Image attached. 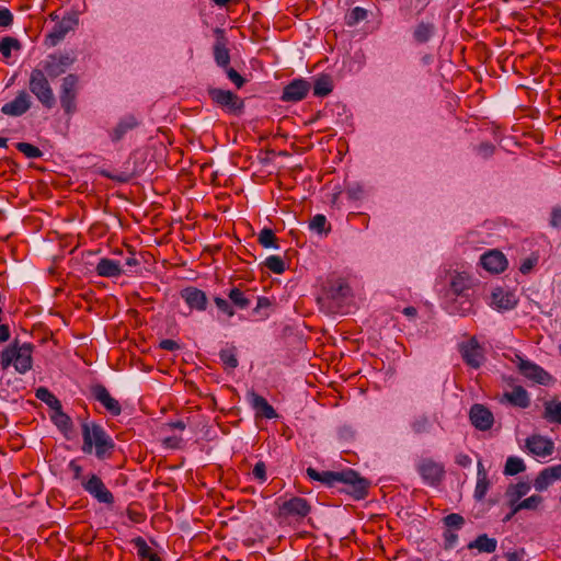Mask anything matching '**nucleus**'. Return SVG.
<instances>
[{"label":"nucleus","instance_id":"obj_44","mask_svg":"<svg viewBox=\"0 0 561 561\" xmlns=\"http://www.w3.org/2000/svg\"><path fill=\"white\" fill-rule=\"evenodd\" d=\"M465 523L463 516L457 513L448 514L443 518L445 529L460 530Z\"/></svg>","mask_w":561,"mask_h":561},{"label":"nucleus","instance_id":"obj_12","mask_svg":"<svg viewBox=\"0 0 561 561\" xmlns=\"http://www.w3.org/2000/svg\"><path fill=\"white\" fill-rule=\"evenodd\" d=\"M79 24V16L76 12L67 13L65 16L57 21L53 30L47 35L49 45L56 46L60 43L69 32L76 30Z\"/></svg>","mask_w":561,"mask_h":561},{"label":"nucleus","instance_id":"obj_16","mask_svg":"<svg viewBox=\"0 0 561 561\" xmlns=\"http://www.w3.org/2000/svg\"><path fill=\"white\" fill-rule=\"evenodd\" d=\"M31 106V95L26 91L22 90L18 92L12 101L2 105L1 113L7 116L19 117L24 115Z\"/></svg>","mask_w":561,"mask_h":561},{"label":"nucleus","instance_id":"obj_61","mask_svg":"<svg viewBox=\"0 0 561 561\" xmlns=\"http://www.w3.org/2000/svg\"><path fill=\"white\" fill-rule=\"evenodd\" d=\"M159 347L164 350V351L174 352V351L180 350L181 345L176 341H174V340L165 339V340H162L159 343Z\"/></svg>","mask_w":561,"mask_h":561},{"label":"nucleus","instance_id":"obj_59","mask_svg":"<svg viewBox=\"0 0 561 561\" xmlns=\"http://www.w3.org/2000/svg\"><path fill=\"white\" fill-rule=\"evenodd\" d=\"M550 226L553 228H561V207L556 206L551 210Z\"/></svg>","mask_w":561,"mask_h":561},{"label":"nucleus","instance_id":"obj_57","mask_svg":"<svg viewBox=\"0 0 561 561\" xmlns=\"http://www.w3.org/2000/svg\"><path fill=\"white\" fill-rule=\"evenodd\" d=\"M13 23V14L7 8H0V26L9 27Z\"/></svg>","mask_w":561,"mask_h":561},{"label":"nucleus","instance_id":"obj_51","mask_svg":"<svg viewBox=\"0 0 561 561\" xmlns=\"http://www.w3.org/2000/svg\"><path fill=\"white\" fill-rule=\"evenodd\" d=\"M100 175L103 178L113 180L118 183H127L130 180V175L126 172H111L108 170H100Z\"/></svg>","mask_w":561,"mask_h":561},{"label":"nucleus","instance_id":"obj_55","mask_svg":"<svg viewBox=\"0 0 561 561\" xmlns=\"http://www.w3.org/2000/svg\"><path fill=\"white\" fill-rule=\"evenodd\" d=\"M252 474L259 482H265L267 480L265 463L263 461H257L253 468Z\"/></svg>","mask_w":561,"mask_h":561},{"label":"nucleus","instance_id":"obj_25","mask_svg":"<svg viewBox=\"0 0 561 561\" xmlns=\"http://www.w3.org/2000/svg\"><path fill=\"white\" fill-rule=\"evenodd\" d=\"M139 126V121L136 116L129 114L122 117L118 123L108 130L110 139L113 142L121 141L127 133Z\"/></svg>","mask_w":561,"mask_h":561},{"label":"nucleus","instance_id":"obj_19","mask_svg":"<svg viewBox=\"0 0 561 561\" xmlns=\"http://www.w3.org/2000/svg\"><path fill=\"white\" fill-rule=\"evenodd\" d=\"M180 296L191 310L205 311L207 309L206 293L197 287L187 286L180 291Z\"/></svg>","mask_w":561,"mask_h":561},{"label":"nucleus","instance_id":"obj_8","mask_svg":"<svg viewBox=\"0 0 561 561\" xmlns=\"http://www.w3.org/2000/svg\"><path fill=\"white\" fill-rule=\"evenodd\" d=\"M78 76L70 73L62 79L60 87V105L67 115L77 111Z\"/></svg>","mask_w":561,"mask_h":561},{"label":"nucleus","instance_id":"obj_37","mask_svg":"<svg viewBox=\"0 0 561 561\" xmlns=\"http://www.w3.org/2000/svg\"><path fill=\"white\" fill-rule=\"evenodd\" d=\"M35 397L47 404L53 411L60 409V400L45 387L37 388L35 391Z\"/></svg>","mask_w":561,"mask_h":561},{"label":"nucleus","instance_id":"obj_14","mask_svg":"<svg viewBox=\"0 0 561 561\" xmlns=\"http://www.w3.org/2000/svg\"><path fill=\"white\" fill-rule=\"evenodd\" d=\"M91 397L100 402L102 407L113 416H118L122 413V407L118 400L113 398L106 387L102 383H94L90 386Z\"/></svg>","mask_w":561,"mask_h":561},{"label":"nucleus","instance_id":"obj_10","mask_svg":"<svg viewBox=\"0 0 561 561\" xmlns=\"http://www.w3.org/2000/svg\"><path fill=\"white\" fill-rule=\"evenodd\" d=\"M76 58L71 53H60L49 55L42 62V70L49 78L55 79L64 75L67 69L75 62Z\"/></svg>","mask_w":561,"mask_h":561},{"label":"nucleus","instance_id":"obj_7","mask_svg":"<svg viewBox=\"0 0 561 561\" xmlns=\"http://www.w3.org/2000/svg\"><path fill=\"white\" fill-rule=\"evenodd\" d=\"M416 471L423 482L430 486H437L445 477V466L430 457L421 458L416 463Z\"/></svg>","mask_w":561,"mask_h":561},{"label":"nucleus","instance_id":"obj_23","mask_svg":"<svg viewBox=\"0 0 561 561\" xmlns=\"http://www.w3.org/2000/svg\"><path fill=\"white\" fill-rule=\"evenodd\" d=\"M216 42L213 47L214 59L218 67L226 69L230 64V53L227 47L228 41L222 30H216Z\"/></svg>","mask_w":561,"mask_h":561},{"label":"nucleus","instance_id":"obj_34","mask_svg":"<svg viewBox=\"0 0 561 561\" xmlns=\"http://www.w3.org/2000/svg\"><path fill=\"white\" fill-rule=\"evenodd\" d=\"M543 419L550 423L561 424V401L551 400L545 402Z\"/></svg>","mask_w":561,"mask_h":561},{"label":"nucleus","instance_id":"obj_54","mask_svg":"<svg viewBox=\"0 0 561 561\" xmlns=\"http://www.w3.org/2000/svg\"><path fill=\"white\" fill-rule=\"evenodd\" d=\"M458 530L453 529H445L443 537H444V547L445 549H453L458 542Z\"/></svg>","mask_w":561,"mask_h":561},{"label":"nucleus","instance_id":"obj_49","mask_svg":"<svg viewBox=\"0 0 561 561\" xmlns=\"http://www.w3.org/2000/svg\"><path fill=\"white\" fill-rule=\"evenodd\" d=\"M311 230L317 231L319 233L328 232L330 227H328L327 217L322 214L316 215L309 224Z\"/></svg>","mask_w":561,"mask_h":561},{"label":"nucleus","instance_id":"obj_53","mask_svg":"<svg viewBox=\"0 0 561 561\" xmlns=\"http://www.w3.org/2000/svg\"><path fill=\"white\" fill-rule=\"evenodd\" d=\"M214 302L216 307L225 314H227L229 318L234 316V309L233 307L226 300L225 298H221L219 296L214 297Z\"/></svg>","mask_w":561,"mask_h":561},{"label":"nucleus","instance_id":"obj_48","mask_svg":"<svg viewBox=\"0 0 561 561\" xmlns=\"http://www.w3.org/2000/svg\"><path fill=\"white\" fill-rule=\"evenodd\" d=\"M411 427L415 434H424L431 431L432 423L427 416L422 415L412 422Z\"/></svg>","mask_w":561,"mask_h":561},{"label":"nucleus","instance_id":"obj_31","mask_svg":"<svg viewBox=\"0 0 561 561\" xmlns=\"http://www.w3.org/2000/svg\"><path fill=\"white\" fill-rule=\"evenodd\" d=\"M490 486V481L488 479V473L481 462L478 463V472H477V484L474 488L473 496L476 500L481 501L488 493Z\"/></svg>","mask_w":561,"mask_h":561},{"label":"nucleus","instance_id":"obj_17","mask_svg":"<svg viewBox=\"0 0 561 561\" xmlns=\"http://www.w3.org/2000/svg\"><path fill=\"white\" fill-rule=\"evenodd\" d=\"M460 353L465 363L474 369H478L483 363V351L476 337H471L468 342L462 343L460 345Z\"/></svg>","mask_w":561,"mask_h":561},{"label":"nucleus","instance_id":"obj_9","mask_svg":"<svg viewBox=\"0 0 561 561\" xmlns=\"http://www.w3.org/2000/svg\"><path fill=\"white\" fill-rule=\"evenodd\" d=\"M81 486L99 503L112 505L115 502L113 493L106 488L102 479L95 473L88 474L87 479L82 480Z\"/></svg>","mask_w":561,"mask_h":561},{"label":"nucleus","instance_id":"obj_26","mask_svg":"<svg viewBox=\"0 0 561 561\" xmlns=\"http://www.w3.org/2000/svg\"><path fill=\"white\" fill-rule=\"evenodd\" d=\"M248 400L252 409L255 411L256 416L265 417L268 420L277 417L275 409L264 397L255 393L254 391H251L248 393Z\"/></svg>","mask_w":561,"mask_h":561},{"label":"nucleus","instance_id":"obj_36","mask_svg":"<svg viewBox=\"0 0 561 561\" xmlns=\"http://www.w3.org/2000/svg\"><path fill=\"white\" fill-rule=\"evenodd\" d=\"M134 545L137 548L138 556L142 559V561H161L159 556L152 551V549L147 545L142 537H137L134 539Z\"/></svg>","mask_w":561,"mask_h":561},{"label":"nucleus","instance_id":"obj_64","mask_svg":"<svg viewBox=\"0 0 561 561\" xmlns=\"http://www.w3.org/2000/svg\"><path fill=\"white\" fill-rule=\"evenodd\" d=\"M127 514L129 519L134 523H141L145 519L144 514L133 510H128Z\"/></svg>","mask_w":561,"mask_h":561},{"label":"nucleus","instance_id":"obj_5","mask_svg":"<svg viewBox=\"0 0 561 561\" xmlns=\"http://www.w3.org/2000/svg\"><path fill=\"white\" fill-rule=\"evenodd\" d=\"M474 286V278L468 272H455L450 279V290L458 297L466 298L458 311L466 316L472 311L473 304L469 291Z\"/></svg>","mask_w":561,"mask_h":561},{"label":"nucleus","instance_id":"obj_21","mask_svg":"<svg viewBox=\"0 0 561 561\" xmlns=\"http://www.w3.org/2000/svg\"><path fill=\"white\" fill-rule=\"evenodd\" d=\"M480 263L488 272L500 274L507 267L506 256L499 250H490L482 254Z\"/></svg>","mask_w":561,"mask_h":561},{"label":"nucleus","instance_id":"obj_45","mask_svg":"<svg viewBox=\"0 0 561 561\" xmlns=\"http://www.w3.org/2000/svg\"><path fill=\"white\" fill-rule=\"evenodd\" d=\"M264 265L275 274H282L286 270L284 260L278 255H270L265 259Z\"/></svg>","mask_w":561,"mask_h":561},{"label":"nucleus","instance_id":"obj_30","mask_svg":"<svg viewBox=\"0 0 561 561\" xmlns=\"http://www.w3.org/2000/svg\"><path fill=\"white\" fill-rule=\"evenodd\" d=\"M497 541L490 538L486 534L479 535L473 541L469 542V550L477 549L479 552L492 553L496 550Z\"/></svg>","mask_w":561,"mask_h":561},{"label":"nucleus","instance_id":"obj_11","mask_svg":"<svg viewBox=\"0 0 561 561\" xmlns=\"http://www.w3.org/2000/svg\"><path fill=\"white\" fill-rule=\"evenodd\" d=\"M310 504L306 499L300 496H294L289 500L284 501L278 506V513L276 516L279 519H287L289 517L302 519L310 513Z\"/></svg>","mask_w":561,"mask_h":561},{"label":"nucleus","instance_id":"obj_40","mask_svg":"<svg viewBox=\"0 0 561 561\" xmlns=\"http://www.w3.org/2000/svg\"><path fill=\"white\" fill-rule=\"evenodd\" d=\"M21 48L22 45L15 37L5 36L0 41V53L5 59L11 57L12 50H20Z\"/></svg>","mask_w":561,"mask_h":561},{"label":"nucleus","instance_id":"obj_42","mask_svg":"<svg viewBox=\"0 0 561 561\" xmlns=\"http://www.w3.org/2000/svg\"><path fill=\"white\" fill-rule=\"evenodd\" d=\"M526 469L524 461L518 457H508L504 467V473L515 476Z\"/></svg>","mask_w":561,"mask_h":561},{"label":"nucleus","instance_id":"obj_20","mask_svg":"<svg viewBox=\"0 0 561 561\" xmlns=\"http://www.w3.org/2000/svg\"><path fill=\"white\" fill-rule=\"evenodd\" d=\"M311 84L305 79H295L289 82L283 90L282 100L284 102H299L304 100Z\"/></svg>","mask_w":561,"mask_h":561},{"label":"nucleus","instance_id":"obj_50","mask_svg":"<svg viewBox=\"0 0 561 561\" xmlns=\"http://www.w3.org/2000/svg\"><path fill=\"white\" fill-rule=\"evenodd\" d=\"M367 18V10L360 7H355L351 10L350 14L346 18V24L353 26L358 22L365 20Z\"/></svg>","mask_w":561,"mask_h":561},{"label":"nucleus","instance_id":"obj_35","mask_svg":"<svg viewBox=\"0 0 561 561\" xmlns=\"http://www.w3.org/2000/svg\"><path fill=\"white\" fill-rule=\"evenodd\" d=\"M542 496L535 494L517 503L511 501L512 514H516L522 510H536L542 503Z\"/></svg>","mask_w":561,"mask_h":561},{"label":"nucleus","instance_id":"obj_38","mask_svg":"<svg viewBox=\"0 0 561 561\" xmlns=\"http://www.w3.org/2000/svg\"><path fill=\"white\" fill-rule=\"evenodd\" d=\"M257 242L265 249H278V239L275 236V232L271 228H263L259 236H257Z\"/></svg>","mask_w":561,"mask_h":561},{"label":"nucleus","instance_id":"obj_32","mask_svg":"<svg viewBox=\"0 0 561 561\" xmlns=\"http://www.w3.org/2000/svg\"><path fill=\"white\" fill-rule=\"evenodd\" d=\"M435 30L434 23L421 21L414 27L413 38L419 44L427 43L433 37Z\"/></svg>","mask_w":561,"mask_h":561},{"label":"nucleus","instance_id":"obj_33","mask_svg":"<svg viewBox=\"0 0 561 561\" xmlns=\"http://www.w3.org/2000/svg\"><path fill=\"white\" fill-rule=\"evenodd\" d=\"M333 91V80L329 75H321L314 79L313 95L324 98Z\"/></svg>","mask_w":561,"mask_h":561},{"label":"nucleus","instance_id":"obj_58","mask_svg":"<svg viewBox=\"0 0 561 561\" xmlns=\"http://www.w3.org/2000/svg\"><path fill=\"white\" fill-rule=\"evenodd\" d=\"M69 469L73 473V479L80 481V484L82 485V480L87 479V476L82 474V467L76 460H71L69 462Z\"/></svg>","mask_w":561,"mask_h":561},{"label":"nucleus","instance_id":"obj_46","mask_svg":"<svg viewBox=\"0 0 561 561\" xmlns=\"http://www.w3.org/2000/svg\"><path fill=\"white\" fill-rule=\"evenodd\" d=\"M15 148L22 152L26 158L38 159L43 156L41 149L28 142H18Z\"/></svg>","mask_w":561,"mask_h":561},{"label":"nucleus","instance_id":"obj_1","mask_svg":"<svg viewBox=\"0 0 561 561\" xmlns=\"http://www.w3.org/2000/svg\"><path fill=\"white\" fill-rule=\"evenodd\" d=\"M306 473L311 480L319 481L330 488H337L339 491L351 495L355 500L365 499L370 486V482L353 469L320 472L309 467Z\"/></svg>","mask_w":561,"mask_h":561},{"label":"nucleus","instance_id":"obj_28","mask_svg":"<svg viewBox=\"0 0 561 561\" xmlns=\"http://www.w3.org/2000/svg\"><path fill=\"white\" fill-rule=\"evenodd\" d=\"M504 401L522 409L528 408L530 404L529 394L522 386H516L511 392H505L501 399V402Z\"/></svg>","mask_w":561,"mask_h":561},{"label":"nucleus","instance_id":"obj_62","mask_svg":"<svg viewBox=\"0 0 561 561\" xmlns=\"http://www.w3.org/2000/svg\"><path fill=\"white\" fill-rule=\"evenodd\" d=\"M455 462L461 467H468L471 465V458L467 454H458L455 458Z\"/></svg>","mask_w":561,"mask_h":561},{"label":"nucleus","instance_id":"obj_18","mask_svg":"<svg viewBox=\"0 0 561 561\" xmlns=\"http://www.w3.org/2000/svg\"><path fill=\"white\" fill-rule=\"evenodd\" d=\"M471 424L479 431H488L493 426V413L482 404H473L469 411Z\"/></svg>","mask_w":561,"mask_h":561},{"label":"nucleus","instance_id":"obj_63","mask_svg":"<svg viewBox=\"0 0 561 561\" xmlns=\"http://www.w3.org/2000/svg\"><path fill=\"white\" fill-rule=\"evenodd\" d=\"M525 551L522 549L520 551H514L506 553L507 561H523Z\"/></svg>","mask_w":561,"mask_h":561},{"label":"nucleus","instance_id":"obj_2","mask_svg":"<svg viewBox=\"0 0 561 561\" xmlns=\"http://www.w3.org/2000/svg\"><path fill=\"white\" fill-rule=\"evenodd\" d=\"M81 434L83 440L81 450L84 454L94 453L100 460L108 459L112 456L115 444L102 425L95 422H83Z\"/></svg>","mask_w":561,"mask_h":561},{"label":"nucleus","instance_id":"obj_4","mask_svg":"<svg viewBox=\"0 0 561 561\" xmlns=\"http://www.w3.org/2000/svg\"><path fill=\"white\" fill-rule=\"evenodd\" d=\"M28 89L45 108L50 110L55 106L56 99L53 88L48 81V76L42 69L34 68L31 71Z\"/></svg>","mask_w":561,"mask_h":561},{"label":"nucleus","instance_id":"obj_24","mask_svg":"<svg viewBox=\"0 0 561 561\" xmlns=\"http://www.w3.org/2000/svg\"><path fill=\"white\" fill-rule=\"evenodd\" d=\"M526 447L535 456L545 458V457L552 455L553 449H554V444L549 438H546L540 435H533L527 438Z\"/></svg>","mask_w":561,"mask_h":561},{"label":"nucleus","instance_id":"obj_27","mask_svg":"<svg viewBox=\"0 0 561 561\" xmlns=\"http://www.w3.org/2000/svg\"><path fill=\"white\" fill-rule=\"evenodd\" d=\"M559 479H561V465L545 468L535 479L534 488L537 491H543Z\"/></svg>","mask_w":561,"mask_h":561},{"label":"nucleus","instance_id":"obj_15","mask_svg":"<svg viewBox=\"0 0 561 561\" xmlns=\"http://www.w3.org/2000/svg\"><path fill=\"white\" fill-rule=\"evenodd\" d=\"M517 368L525 378L539 385H548L552 379L542 367L520 356H517Z\"/></svg>","mask_w":561,"mask_h":561},{"label":"nucleus","instance_id":"obj_13","mask_svg":"<svg viewBox=\"0 0 561 561\" xmlns=\"http://www.w3.org/2000/svg\"><path fill=\"white\" fill-rule=\"evenodd\" d=\"M352 297V289L344 280H336L332 283L325 290V299L331 302V308L334 311H341L342 307L346 305Z\"/></svg>","mask_w":561,"mask_h":561},{"label":"nucleus","instance_id":"obj_56","mask_svg":"<svg viewBox=\"0 0 561 561\" xmlns=\"http://www.w3.org/2000/svg\"><path fill=\"white\" fill-rule=\"evenodd\" d=\"M495 151L494 145L491 142H482L477 147V152L484 159L490 158Z\"/></svg>","mask_w":561,"mask_h":561},{"label":"nucleus","instance_id":"obj_47","mask_svg":"<svg viewBox=\"0 0 561 561\" xmlns=\"http://www.w3.org/2000/svg\"><path fill=\"white\" fill-rule=\"evenodd\" d=\"M530 490V485L526 482H519L515 485H512L507 490V494L511 496V501L517 503L520 497L526 495Z\"/></svg>","mask_w":561,"mask_h":561},{"label":"nucleus","instance_id":"obj_39","mask_svg":"<svg viewBox=\"0 0 561 561\" xmlns=\"http://www.w3.org/2000/svg\"><path fill=\"white\" fill-rule=\"evenodd\" d=\"M51 421L62 432L70 431L72 427V421L70 416L62 411V405H60L59 410L53 411Z\"/></svg>","mask_w":561,"mask_h":561},{"label":"nucleus","instance_id":"obj_43","mask_svg":"<svg viewBox=\"0 0 561 561\" xmlns=\"http://www.w3.org/2000/svg\"><path fill=\"white\" fill-rule=\"evenodd\" d=\"M219 358L226 368L234 369L238 366V358L234 347L221 350Z\"/></svg>","mask_w":561,"mask_h":561},{"label":"nucleus","instance_id":"obj_3","mask_svg":"<svg viewBox=\"0 0 561 561\" xmlns=\"http://www.w3.org/2000/svg\"><path fill=\"white\" fill-rule=\"evenodd\" d=\"M32 352L33 345L30 343L22 345H18L16 342L13 343L1 353L0 363L2 368L7 369L9 366L13 365L18 373L25 374L32 368Z\"/></svg>","mask_w":561,"mask_h":561},{"label":"nucleus","instance_id":"obj_6","mask_svg":"<svg viewBox=\"0 0 561 561\" xmlns=\"http://www.w3.org/2000/svg\"><path fill=\"white\" fill-rule=\"evenodd\" d=\"M208 95L214 104L228 114L240 116L244 111L243 99L229 90L209 88Z\"/></svg>","mask_w":561,"mask_h":561},{"label":"nucleus","instance_id":"obj_22","mask_svg":"<svg viewBox=\"0 0 561 561\" xmlns=\"http://www.w3.org/2000/svg\"><path fill=\"white\" fill-rule=\"evenodd\" d=\"M517 304L518 299L511 290L496 287L491 294V305L500 311L512 310Z\"/></svg>","mask_w":561,"mask_h":561},{"label":"nucleus","instance_id":"obj_41","mask_svg":"<svg viewBox=\"0 0 561 561\" xmlns=\"http://www.w3.org/2000/svg\"><path fill=\"white\" fill-rule=\"evenodd\" d=\"M228 298L234 307L241 310L247 309L251 302V300L238 287H233L229 290Z\"/></svg>","mask_w":561,"mask_h":561},{"label":"nucleus","instance_id":"obj_52","mask_svg":"<svg viewBox=\"0 0 561 561\" xmlns=\"http://www.w3.org/2000/svg\"><path fill=\"white\" fill-rule=\"evenodd\" d=\"M224 70L228 79L236 85L237 89H241L244 85L245 79L236 69L228 67Z\"/></svg>","mask_w":561,"mask_h":561},{"label":"nucleus","instance_id":"obj_29","mask_svg":"<svg viewBox=\"0 0 561 561\" xmlns=\"http://www.w3.org/2000/svg\"><path fill=\"white\" fill-rule=\"evenodd\" d=\"M95 272L102 277H118L123 274V268L119 262L102 257L95 266Z\"/></svg>","mask_w":561,"mask_h":561},{"label":"nucleus","instance_id":"obj_60","mask_svg":"<svg viewBox=\"0 0 561 561\" xmlns=\"http://www.w3.org/2000/svg\"><path fill=\"white\" fill-rule=\"evenodd\" d=\"M537 262H538L537 257L525 259L519 266L520 273L528 274L534 268V266L537 264Z\"/></svg>","mask_w":561,"mask_h":561}]
</instances>
